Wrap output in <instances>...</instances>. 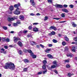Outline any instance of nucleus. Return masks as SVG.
Returning a JSON list of instances; mask_svg holds the SVG:
<instances>
[{
    "instance_id": "680f3d73",
    "label": "nucleus",
    "mask_w": 77,
    "mask_h": 77,
    "mask_svg": "<svg viewBox=\"0 0 77 77\" xmlns=\"http://www.w3.org/2000/svg\"><path fill=\"white\" fill-rule=\"evenodd\" d=\"M40 46H41L42 48H44V45H42L40 44Z\"/></svg>"
},
{
    "instance_id": "e433bc0d",
    "label": "nucleus",
    "mask_w": 77,
    "mask_h": 77,
    "mask_svg": "<svg viewBox=\"0 0 77 77\" xmlns=\"http://www.w3.org/2000/svg\"><path fill=\"white\" fill-rule=\"evenodd\" d=\"M32 57L33 59H35V58H36V56L35 55H34Z\"/></svg>"
},
{
    "instance_id": "a19ab883",
    "label": "nucleus",
    "mask_w": 77,
    "mask_h": 77,
    "mask_svg": "<svg viewBox=\"0 0 77 77\" xmlns=\"http://www.w3.org/2000/svg\"><path fill=\"white\" fill-rule=\"evenodd\" d=\"M43 62L44 64L47 63V61L46 60H44L43 61Z\"/></svg>"
},
{
    "instance_id": "dca6fc26",
    "label": "nucleus",
    "mask_w": 77,
    "mask_h": 77,
    "mask_svg": "<svg viewBox=\"0 0 77 77\" xmlns=\"http://www.w3.org/2000/svg\"><path fill=\"white\" fill-rule=\"evenodd\" d=\"M20 19L21 20H24V16L20 15L19 17Z\"/></svg>"
},
{
    "instance_id": "4468645a",
    "label": "nucleus",
    "mask_w": 77,
    "mask_h": 77,
    "mask_svg": "<svg viewBox=\"0 0 77 77\" xmlns=\"http://www.w3.org/2000/svg\"><path fill=\"white\" fill-rule=\"evenodd\" d=\"M53 64L54 65H55L57 66V61L56 60L54 61L53 63Z\"/></svg>"
},
{
    "instance_id": "7ed1b4c3",
    "label": "nucleus",
    "mask_w": 77,
    "mask_h": 77,
    "mask_svg": "<svg viewBox=\"0 0 77 77\" xmlns=\"http://www.w3.org/2000/svg\"><path fill=\"white\" fill-rule=\"evenodd\" d=\"M54 6L57 8H63V6L60 5L56 4L54 5Z\"/></svg>"
},
{
    "instance_id": "6ab92c4d",
    "label": "nucleus",
    "mask_w": 77,
    "mask_h": 77,
    "mask_svg": "<svg viewBox=\"0 0 77 77\" xmlns=\"http://www.w3.org/2000/svg\"><path fill=\"white\" fill-rule=\"evenodd\" d=\"M72 26L73 27H76L77 26V25L75 24V23H74V22H72Z\"/></svg>"
},
{
    "instance_id": "f8f14e48",
    "label": "nucleus",
    "mask_w": 77,
    "mask_h": 77,
    "mask_svg": "<svg viewBox=\"0 0 77 77\" xmlns=\"http://www.w3.org/2000/svg\"><path fill=\"white\" fill-rule=\"evenodd\" d=\"M30 2L31 3L32 5V6H33L34 5H35V2H34L33 0H30Z\"/></svg>"
},
{
    "instance_id": "6e6552de",
    "label": "nucleus",
    "mask_w": 77,
    "mask_h": 77,
    "mask_svg": "<svg viewBox=\"0 0 77 77\" xmlns=\"http://www.w3.org/2000/svg\"><path fill=\"white\" fill-rule=\"evenodd\" d=\"M8 21H14V19L13 17L10 18L9 17L7 19Z\"/></svg>"
},
{
    "instance_id": "72a5a7b5",
    "label": "nucleus",
    "mask_w": 77,
    "mask_h": 77,
    "mask_svg": "<svg viewBox=\"0 0 77 77\" xmlns=\"http://www.w3.org/2000/svg\"><path fill=\"white\" fill-rule=\"evenodd\" d=\"M73 40H74L76 42H77V37H75L73 38Z\"/></svg>"
},
{
    "instance_id": "f704fd0d",
    "label": "nucleus",
    "mask_w": 77,
    "mask_h": 77,
    "mask_svg": "<svg viewBox=\"0 0 77 77\" xmlns=\"http://www.w3.org/2000/svg\"><path fill=\"white\" fill-rule=\"evenodd\" d=\"M53 42H54V43H56L57 42V41L54 39L53 40Z\"/></svg>"
},
{
    "instance_id": "a211bd4d",
    "label": "nucleus",
    "mask_w": 77,
    "mask_h": 77,
    "mask_svg": "<svg viewBox=\"0 0 77 77\" xmlns=\"http://www.w3.org/2000/svg\"><path fill=\"white\" fill-rule=\"evenodd\" d=\"M56 66L54 65H52L51 66V67H49V69H50V68H52V69H53V68H56Z\"/></svg>"
},
{
    "instance_id": "8fccbe9b",
    "label": "nucleus",
    "mask_w": 77,
    "mask_h": 77,
    "mask_svg": "<svg viewBox=\"0 0 77 77\" xmlns=\"http://www.w3.org/2000/svg\"><path fill=\"white\" fill-rule=\"evenodd\" d=\"M66 68H69V67H70V66L69 64H67L66 65Z\"/></svg>"
},
{
    "instance_id": "49530a36",
    "label": "nucleus",
    "mask_w": 77,
    "mask_h": 77,
    "mask_svg": "<svg viewBox=\"0 0 77 77\" xmlns=\"http://www.w3.org/2000/svg\"><path fill=\"white\" fill-rule=\"evenodd\" d=\"M30 53V56H32V57L34 55V54L32 52H31Z\"/></svg>"
},
{
    "instance_id": "37998d69",
    "label": "nucleus",
    "mask_w": 77,
    "mask_h": 77,
    "mask_svg": "<svg viewBox=\"0 0 77 77\" xmlns=\"http://www.w3.org/2000/svg\"><path fill=\"white\" fill-rule=\"evenodd\" d=\"M14 27H15L16 26H18V25L17 24V23H14Z\"/></svg>"
},
{
    "instance_id": "9d476101",
    "label": "nucleus",
    "mask_w": 77,
    "mask_h": 77,
    "mask_svg": "<svg viewBox=\"0 0 77 77\" xmlns=\"http://www.w3.org/2000/svg\"><path fill=\"white\" fill-rule=\"evenodd\" d=\"M17 44L18 45H19L20 47H21L23 46V44L20 41L18 42Z\"/></svg>"
},
{
    "instance_id": "ea45409f",
    "label": "nucleus",
    "mask_w": 77,
    "mask_h": 77,
    "mask_svg": "<svg viewBox=\"0 0 77 77\" xmlns=\"http://www.w3.org/2000/svg\"><path fill=\"white\" fill-rule=\"evenodd\" d=\"M47 19H48V17L47 16H45V19H44L45 21H46L47 20Z\"/></svg>"
},
{
    "instance_id": "f257e3e1",
    "label": "nucleus",
    "mask_w": 77,
    "mask_h": 77,
    "mask_svg": "<svg viewBox=\"0 0 77 77\" xmlns=\"http://www.w3.org/2000/svg\"><path fill=\"white\" fill-rule=\"evenodd\" d=\"M4 67L5 69H8L9 68L11 70H14L15 69V66L14 64L12 63H7Z\"/></svg>"
},
{
    "instance_id": "0e129e2a",
    "label": "nucleus",
    "mask_w": 77,
    "mask_h": 77,
    "mask_svg": "<svg viewBox=\"0 0 77 77\" xmlns=\"http://www.w3.org/2000/svg\"><path fill=\"white\" fill-rule=\"evenodd\" d=\"M54 72H55L56 74H57V70H54Z\"/></svg>"
},
{
    "instance_id": "473e14b6",
    "label": "nucleus",
    "mask_w": 77,
    "mask_h": 77,
    "mask_svg": "<svg viewBox=\"0 0 77 77\" xmlns=\"http://www.w3.org/2000/svg\"><path fill=\"white\" fill-rule=\"evenodd\" d=\"M65 40H66V41H69V40L68 39V37H67L66 36H65Z\"/></svg>"
},
{
    "instance_id": "4d7b16f0",
    "label": "nucleus",
    "mask_w": 77,
    "mask_h": 77,
    "mask_svg": "<svg viewBox=\"0 0 77 77\" xmlns=\"http://www.w3.org/2000/svg\"><path fill=\"white\" fill-rule=\"evenodd\" d=\"M65 50H66V51L68 50V48L67 47H66L65 48Z\"/></svg>"
},
{
    "instance_id": "cd10ccee",
    "label": "nucleus",
    "mask_w": 77,
    "mask_h": 77,
    "mask_svg": "<svg viewBox=\"0 0 77 77\" xmlns=\"http://www.w3.org/2000/svg\"><path fill=\"white\" fill-rule=\"evenodd\" d=\"M47 72V70L46 69H45V70H44L43 71V74H45L46 72Z\"/></svg>"
},
{
    "instance_id": "c756f323",
    "label": "nucleus",
    "mask_w": 77,
    "mask_h": 77,
    "mask_svg": "<svg viewBox=\"0 0 77 77\" xmlns=\"http://www.w3.org/2000/svg\"><path fill=\"white\" fill-rule=\"evenodd\" d=\"M2 28H3V29H4V30H5L8 29V27L5 26H3L2 27Z\"/></svg>"
},
{
    "instance_id": "c85d7f7f",
    "label": "nucleus",
    "mask_w": 77,
    "mask_h": 77,
    "mask_svg": "<svg viewBox=\"0 0 77 77\" xmlns=\"http://www.w3.org/2000/svg\"><path fill=\"white\" fill-rule=\"evenodd\" d=\"M72 51H73V52H75V47H72Z\"/></svg>"
},
{
    "instance_id": "3c124183",
    "label": "nucleus",
    "mask_w": 77,
    "mask_h": 77,
    "mask_svg": "<svg viewBox=\"0 0 77 77\" xmlns=\"http://www.w3.org/2000/svg\"><path fill=\"white\" fill-rule=\"evenodd\" d=\"M27 51L29 53H32V51L31 50H28Z\"/></svg>"
},
{
    "instance_id": "ddd939ff",
    "label": "nucleus",
    "mask_w": 77,
    "mask_h": 77,
    "mask_svg": "<svg viewBox=\"0 0 77 77\" xmlns=\"http://www.w3.org/2000/svg\"><path fill=\"white\" fill-rule=\"evenodd\" d=\"M17 50L19 54H21L22 53V51L21 50H19V49H17Z\"/></svg>"
},
{
    "instance_id": "39448f33",
    "label": "nucleus",
    "mask_w": 77,
    "mask_h": 77,
    "mask_svg": "<svg viewBox=\"0 0 77 77\" xmlns=\"http://www.w3.org/2000/svg\"><path fill=\"white\" fill-rule=\"evenodd\" d=\"M50 30H53V29L54 30H57V28L55 26H51L49 28Z\"/></svg>"
},
{
    "instance_id": "2eb2a0df",
    "label": "nucleus",
    "mask_w": 77,
    "mask_h": 77,
    "mask_svg": "<svg viewBox=\"0 0 77 77\" xmlns=\"http://www.w3.org/2000/svg\"><path fill=\"white\" fill-rule=\"evenodd\" d=\"M67 56V57H72V56H73V54H67L66 55Z\"/></svg>"
},
{
    "instance_id": "c03bdc74",
    "label": "nucleus",
    "mask_w": 77,
    "mask_h": 77,
    "mask_svg": "<svg viewBox=\"0 0 77 77\" xmlns=\"http://www.w3.org/2000/svg\"><path fill=\"white\" fill-rule=\"evenodd\" d=\"M57 36L58 37H61V36H62V35L60 34H57Z\"/></svg>"
},
{
    "instance_id": "bf43d9fd",
    "label": "nucleus",
    "mask_w": 77,
    "mask_h": 77,
    "mask_svg": "<svg viewBox=\"0 0 77 77\" xmlns=\"http://www.w3.org/2000/svg\"><path fill=\"white\" fill-rule=\"evenodd\" d=\"M33 25H37V24H38V23H33Z\"/></svg>"
},
{
    "instance_id": "4be33fe9",
    "label": "nucleus",
    "mask_w": 77,
    "mask_h": 77,
    "mask_svg": "<svg viewBox=\"0 0 77 77\" xmlns=\"http://www.w3.org/2000/svg\"><path fill=\"white\" fill-rule=\"evenodd\" d=\"M42 68L43 69H45L46 68V64H43V65Z\"/></svg>"
},
{
    "instance_id": "aec40b11",
    "label": "nucleus",
    "mask_w": 77,
    "mask_h": 77,
    "mask_svg": "<svg viewBox=\"0 0 77 77\" xmlns=\"http://www.w3.org/2000/svg\"><path fill=\"white\" fill-rule=\"evenodd\" d=\"M9 9L10 11H13L14 10V7L13 6H11L9 8Z\"/></svg>"
},
{
    "instance_id": "f03ea898",
    "label": "nucleus",
    "mask_w": 77,
    "mask_h": 77,
    "mask_svg": "<svg viewBox=\"0 0 77 77\" xmlns=\"http://www.w3.org/2000/svg\"><path fill=\"white\" fill-rule=\"evenodd\" d=\"M19 10H20V8H17L16 10L13 12L16 15H19V14H20V11H19Z\"/></svg>"
},
{
    "instance_id": "79ce46f5",
    "label": "nucleus",
    "mask_w": 77,
    "mask_h": 77,
    "mask_svg": "<svg viewBox=\"0 0 77 77\" xmlns=\"http://www.w3.org/2000/svg\"><path fill=\"white\" fill-rule=\"evenodd\" d=\"M6 41H7V42H9L10 41L9 38H7L6 39Z\"/></svg>"
},
{
    "instance_id": "7c9ffc66",
    "label": "nucleus",
    "mask_w": 77,
    "mask_h": 77,
    "mask_svg": "<svg viewBox=\"0 0 77 77\" xmlns=\"http://www.w3.org/2000/svg\"><path fill=\"white\" fill-rule=\"evenodd\" d=\"M74 6L72 5H69V7L70 8H74Z\"/></svg>"
},
{
    "instance_id": "774afa93",
    "label": "nucleus",
    "mask_w": 77,
    "mask_h": 77,
    "mask_svg": "<svg viewBox=\"0 0 77 77\" xmlns=\"http://www.w3.org/2000/svg\"><path fill=\"white\" fill-rule=\"evenodd\" d=\"M41 14L39 13H37L36 14V15H40Z\"/></svg>"
},
{
    "instance_id": "c9c22d12",
    "label": "nucleus",
    "mask_w": 77,
    "mask_h": 77,
    "mask_svg": "<svg viewBox=\"0 0 77 77\" xmlns=\"http://www.w3.org/2000/svg\"><path fill=\"white\" fill-rule=\"evenodd\" d=\"M61 16L62 17H65V13H62L61 14Z\"/></svg>"
},
{
    "instance_id": "6e6d98bb",
    "label": "nucleus",
    "mask_w": 77,
    "mask_h": 77,
    "mask_svg": "<svg viewBox=\"0 0 77 77\" xmlns=\"http://www.w3.org/2000/svg\"><path fill=\"white\" fill-rule=\"evenodd\" d=\"M48 45L49 47H52V46H53V45L51 44H49Z\"/></svg>"
},
{
    "instance_id": "1a4fd4ad",
    "label": "nucleus",
    "mask_w": 77,
    "mask_h": 77,
    "mask_svg": "<svg viewBox=\"0 0 77 77\" xmlns=\"http://www.w3.org/2000/svg\"><path fill=\"white\" fill-rule=\"evenodd\" d=\"M33 31H34V32H38V28H36V27H35L33 28Z\"/></svg>"
},
{
    "instance_id": "f3484780",
    "label": "nucleus",
    "mask_w": 77,
    "mask_h": 77,
    "mask_svg": "<svg viewBox=\"0 0 77 77\" xmlns=\"http://www.w3.org/2000/svg\"><path fill=\"white\" fill-rule=\"evenodd\" d=\"M47 56L49 58H51V59H53V56L51 54H48L47 55Z\"/></svg>"
},
{
    "instance_id": "13d9d810",
    "label": "nucleus",
    "mask_w": 77,
    "mask_h": 77,
    "mask_svg": "<svg viewBox=\"0 0 77 77\" xmlns=\"http://www.w3.org/2000/svg\"><path fill=\"white\" fill-rule=\"evenodd\" d=\"M30 15H31L32 16H34V15H35V14H34L32 13L30 14Z\"/></svg>"
},
{
    "instance_id": "603ef678",
    "label": "nucleus",
    "mask_w": 77,
    "mask_h": 77,
    "mask_svg": "<svg viewBox=\"0 0 77 77\" xmlns=\"http://www.w3.org/2000/svg\"><path fill=\"white\" fill-rule=\"evenodd\" d=\"M42 72L40 71L38 73V74H42Z\"/></svg>"
},
{
    "instance_id": "5701e85b",
    "label": "nucleus",
    "mask_w": 77,
    "mask_h": 77,
    "mask_svg": "<svg viewBox=\"0 0 77 77\" xmlns=\"http://www.w3.org/2000/svg\"><path fill=\"white\" fill-rule=\"evenodd\" d=\"M51 51V49H47L45 51V52H46V53H49V51Z\"/></svg>"
},
{
    "instance_id": "a878e982",
    "label": "nucleus",
    "mask_w": 77,
    "mask_h": 77,
    "mask_svg": "<svg viewBox=\"0 0 77 77\" xmlns=\"http://www.w3.org/2000/svg\"><path fill=\"white\" fill-rule=\"evenodd\" d=\"M28 69V67L25 68L23 69V71L24 72H26L27 71V69Z\"/></svg>"
},
{
    "instance_id": "4c0bfd02",
    "label": "nucleus",
    "mask_w": 77,
    "mask_h": 77,
    "mask_svg": "<svg viewBox=\"0 0 77 77\" xmlns=\"http://www.w3.org/2000/svg\"><path fill=\"white\" fill-rule=\"evenodd\" d=\"M64 62L65 63H66L69 62V60H64Z\"/></svg>"
},
{
    "instance_id": "9b49d317",
    "label": "nucleus",
    "mask_w": 77,
    "mask_h": 77,
    "mask_svg": "<svg viewBox=\"0 0 77 77\" xmlns=\"http://www.w3.org/2000/svg\"><path fill=\"white\" fill-rule=\"evenodd\" d=\"M62 11L63 12H66V13H67V12H68V10L66 9H62Z\"/></svg>"
},
{
    "instance_id": "5fc2aeb1",
    "label": "nucleus",
    "mask_w": 77,
    "mask_h": 77,
    "mask_svg": "<svg viewBox=\"0 0 77 77\" xmlns=\"http://www.w3.org/2000/svg\"><path fill=\"white\" fill-rule=\"evenodd\" d=\"M32 35H27V37L28 38H29V37H31Z\"/></svg>"
},
{
    "instance_id": "412c9836",
    "label": "nucleus",
    "mask_w": 77,
    "mask_h": 77,
    "mask_svg": "<svg viewBox=\"0 0 77 77\" xmlns=\"http://www.w3.org/2000/svg\"><path fill=\"white\" fill-rule=\"evenodd\" d=\"M23 33V31H20L18 33V35L19 36H21V34Z\"/></svg>"
},
{
    "instance_id": "423d86ee",
    "label": "nucleus",
    "mask_w": 77,
    "mask_h": 77,
    "mask_svg": "<svg viewBox=\"0 0 77 77\" xmlns=\"http://www.w3.org/2000/svg\"><path fill=\"white\" fill-rule=\"evenodd\" d=\"M14 42H15L16 43V42H17V41L19 40V39L18 38V37H14Z\"/></svg>"
},
{
    "instance_id": "338daca9",
    "label": "nucleus",
    "mask_w": 77,
    "mask_h": 77,
    "mask_svg": "<svg viewBox=\"0 0 77 77\" xmlns=\"http://www.w3.org/2000/svg\"><path fill=\"white\" fill-rule=\"evenodd\" d=\"M9 47H11V48L14 47V46H13L11 45H9Z\"/></svg>"
},
{
    "instance_id": "58836bf2",
    "label": "nucleus",
    "mask_w": 77,
    "mask_h": 77,
    "mask_svg": "<svg viewBox=\"0 0 77 77\" xmlns=\"http://www.w3.org/2000/svg\"><path fill=\"white\" fill-rule=\"evenodd\" d=\"M51 33L52 35H55V32L54 31H52L51 32Z\"/></svg>"
},
{
    "instance_id": "de8ad7c7",
    "label": "nucleus",
    "mask_w": 77,
    "mask_h": 77,
    "mask_svg": "<svg viewBox=\"0 0 77 77\" xmlns=\"http://www.w3.org/2000/svg\"><path fill=\"white\" fill-rule=\"evenodd\" d=\"M17 24H20L21 22L19 20H17Z\"/></svg>"
},
{
    "instance_id": "69168bd1",
    "label": "nucleus",
    "mask_w": 77,
    "mask_h": 77,
    "mask_svg": "<svg viewBox=\"0 0 77 77\" xmlns=\"http://www.w3.org/2000/svg\"><path fill=\"white\" fill-rule=\"evenodd\" d=\"M4 48H5V49H7L8 48V46H5Z\"/></svg>"
},
{
    "instance_id": "052dcab7",
    "label": "nucleus",
    "mask_w": 77,
    "mask_h": 77,
    "mask_svg": "<svg viewBox=\"0 0 77 77\" xmlns=\"http://www.w3.org/2000/svg\"><path fill=\"white\" fill-rule=\"evenodd\" d=\"M27 50L25 49H23V51H24V52H27Z\"/></svg>"
},
{
    "instance_id": "e2e57ef3",
    "label": "nucleus",
    "mask_w": 77,
    "mask_h": 77,
    "mask_svg": "<svg viewBox=\"0 0 77 77\" xmlns=\"http://www.w3.org/2000/svg\"><path fill=\"white\" fill-rule=\"evenodd\" d=\"M36 45L37 48H39V45Z\"/></svg>"
},
{
    "instance_id": "0eeeda50",
    "label": "nucleus",
    "mask_w": 77,
    "mask_h": 77,
    "mask_svg": "<svg viewBox=\"0 0 77 77\" xmlns=\"http://www.w3.org/2000/svg\"><path fill=\"white\" fill-rule=\"evenodd\" d=\"M20 3H18V4L15 5H14V7L15 8H17H17H18L19 6H20Z\"/></svg>"
},
{
    "instance_id": "a18cd8bd",
    "label": "nucleus",
    "mask_w": 77,
    "mask_h": 77,
    "mask_svg": "<svg viewBox=\"0 0 77 77\" xmlns=\"http://www.w3.org/2000/svg\"><path fill=\"white\" fill-rule=\"evenodd\" d=\"M29 30H31L32 29V26H30L29 27Z\"/></svg>"
},
{
    "instance_id": "864d4df0",
    "label": "nucleus",
    "mask_w": 77,
    "mask_h": 77,
    "mask_svg": "<svg viewBox=\"0 0 77 77\" xmlns=\"http://www.w3.org/2000/svg\"><path fill=\"white\" fill-rule=\"evenodd\" d=\"M27 32V30H24L23 31V33H26Z\"/></svg>"
},
{
    "instance_id": "b1692460",
    "label": "nucleus",
    "mask_w": 77,
    "mask_h": 77,
    "mask_svg": "<svg viewBox=\"0 0 77 77\" xmlns=\"http://www.w3.org/2000/svg\"><path fill=\"white\" fill-rule=\"evenodd\" d=\"M66 43L65 42V41H63L62 42V45H63L64 46V45H66Z\"/></svg>"
},
{
    "instance_id": "20e7f679",
    "label": "nucleus",
    "mask_w": 77,
    "mask_h": 77,
    "mask_svg": "<svg viewBox=\"0 0 77 77\" xmlns=\"http://www.w3.org/2000/svg\"><path fill=\"white\" fill-rule=\"evenodd\" d=\"M0 52L4 54H6V52L5 51V49L3 48L0 49Z\"/></svg>"
},
{
    "instance_id": "393cba45",
    "label": "nucleus",
    "mask_w": 77,
    "mask_h": 77,
    "mask_svg": "<svg viewBox=\"0 0 77 77\" xmlns=\"http://www.w3.org/2000/svg\"><path fill=\"white\" fill-rule=\"evenodd\" d=\"M29 62V60L27 59H25L24 60V62H25V63H28Z\"/></svg>"
},
{
    "instance_id": "2f4dec72",
    "label": "nucleus",
    "mask_w": 77,
    "mask_h": 77,
    "mask_svg": "<svg viewBox=\"0 0 77 77\" xmlns=\"http://www.w3.org/2000/svg\"><path fill=\"white\" fill-rule=\"evenodd\" d=\"M48 1L49 3H52V0H48Z\"/></svg>"
},
{
    "instance_id": "bb28decb",
    "label": "nucleus",
    "mask_w": 77,
    "mask_h": 77,
    "mask_svg": "<svg viewBox=\"0 0 77 77\" xmlns=\"http://www.w3.org/2000/svg\"><path fill=\"white\" fill-rule=\"evenodd\" d=\"M72 75V74L71 73H68L67 74V76L68 77H71V75Z\"/></svg>"
},
{
    "instance_id": "09e8293b",
    "label": "nucleus",
    "mask_w": 77,
    "mask_h": 77,
    "mask_svg": "<svg viewBox=\"0 0 77 77\" xmlns=\"http://www.w3.org/2000/svg\"><path fill=\"white\" fill-rule=\"evenodd\" d=\"M64 8H67L68 7V5H63Z\"/></svg>"
}]
</instances>
